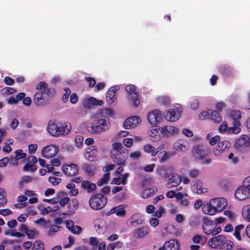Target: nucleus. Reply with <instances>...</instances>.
<instances>
[{
	"mask_svg": "<svg viewBox=\"0 0 250 250\" xmlns=\"http://www.w3.org/2000/svg\"><path fill=\"white\" fill-rule=\"evenodd\" d=\"M47 129L51 136L58 137L68 134L71 130V125L68 122L51 120L48 123Z\"/></svg>",
	"mask_w": 250,
	"mask_h": 250,
	"instance_id": "nucleus-1",
	"label": "nucleus"
},
{
	"mask_svg": "<svg viewBox=\"0 0 250 250\" xmlns=\"http://www.w3.org/2000/svg\"><path fill=\"white\" fill-rule=\"evenodd\" d=\"M111 158L114 163L118 166H125L128 156V150L119 142L112 145Z\"/></svg>",
	"mask_w": 250,
	"mask_h": 250,
	"instance_id": "nucleus-2",
	"label": "nucleus"
},
{
	"mask_svg": "<svg viewBox=\"0 0 250 250\" xmlns=\"http://www.w3.org/2000/svg\"><path fill=\"white\" fill-rule=\"evenodd\" d=\"M202 229L205 234L208 235L215 236L222 231L220 226L216 224L213 220L208 219H205V221L202 224Z\"/></svg>",
	"mask_w": 250,
	"mask_h": 250,
	"instance_id": "nucleus-3",
	"label": "nucleus"
},
{
	"mask_svg": "<svg viewBox=\"0 0 250 250\" xmlns=\"http://www.w3.org/2000/svg\"><path fill=\"white\" fill-rule=\"evenodd\" d=\"M106 203L107 198L102 193H97L92 196L89 200L90 207L95 210H100L103 208Z\"/></svg>",
	"mask_w": 250,
	"mask_h": 250,
	"instance_id": "nucleus-4",
	"label": "nucleus"
},
{
	"mask_svg": "<svg viewBox=\"0 0 250 250\" xmlns=\"http://www.w3.org/2000/svg\"><path fill=\"white\" fill-rule=\"evenodd\" d=\"M193 156L199 160H203L209 153V149L203 145L195 146L192 150Z\"/></svg>",
	"mask_w": 250,
	"mask_h": 250,
	"instance_id": "nucleus-5",
	"label": "nucleus"
},
{
	"mask_svg": "<svg viewBox=\"0 0 250 250\" xmlns=\"http://www.w3.org/2000/svg\"><path fill=\"white\" fill-rule=\"evenodd\" d=\"M230 117L233 120V126L229 127V130L232 129L233 134H238L240 131V121L239 119L241 118V112L239 110H233L230 112Z\"/></svg>",
	"mask_w": 250,
	"mask_h": 250,
	"instance_id": "nucleus-6",
	"label": "nucleus"
},
{
	"mask_svg": "<svg viewBox=\"0 0 250 250\" xmlns=\"http://www.w3.org/2000/svg\"><path fill=\"white\" fill-rule=\"evenodd\" d=\"M235 147L241 151H246L250 147V139L248 136L242 135L237 139L234 144Z\"/></svg>",
	"mask_w": 250,
	"mask_h": 250,
	"instance_id": "nucleus-7",
	"label": "nucleus"
},
{
	"mask_svg": "<svg viewBox=\"0 0 250 250\" xmlns=\"http://www.w3.org/2000/svg\"><path fill=\"white\" fill-rule=\"evenodd\" d=\"M230 146L231 144L229 141H220L213 149V153L215 156H219L222 153L228 151Z\"/></svg>",
	"mask_w": 250,
	"mask_h": 250,
	"instance_id": "nucleus-8",
	"label": "nucleus"
},
{
	"mask_svg": "<svg viewBox=\"0 0 250 250\" xmlns=\"http://www.w3.org/2000/svg\"><path fill=\"white\" fill-rule=\"evenodd\" d=\"M36 89L42 91L43 94L46 95L48 97L52 98L55 94L53 88L48 87V85L44 82H41L37 84Z\"/></svg>",
	"mask_w": 250,
	"mask_h": 250,
	"instance_id": "nucleus-9",
	"label": "nucleus"
},
{
	"mask_svg": "<svg viewBox=\"0 0 250 250\" xmlns=\"http://www.w3.org/2000/svg\"><path fill=\"white\" fill-rule=\"evenodd\" d=\"M234 196L239 200L250 198V188L244 185L240 187L236 190Z\"/></svg>",
	"mask_w": 250,
	"mask_h": 250,
	"instance_id": "nucleus-10",
	"label": "nucleus"
},
{
	"mask_svg": "<svg viewBox=\"0 0 250 250\" xmlns=\"http://www.w3.org/2000/svg\"><path fill=\"white\" fill-rule=\"evenodd\" d=\"M226 240V239L223 235H215L208 239V245L212 249H216L223 244Z\"/></svg>",
	"mask_w": 250,
	"mask_h": 250,
	"instance_id": "nucleus-11",
	"label": "nucleus"
},
{
	"mask_svg": "<svg viewBox=\"0 0 250 250\" xmlns=\"http://www.w3.org/2000/svg\"><path fill=\"white\" fill-rule=\"evenodd\" d=\"M140 122L141 119L138 116H132L127 118L124 122L123 126L126 129H129L137 126Z\"/></svg>",
	"mask_w": 250,
	"mask_h": 250,
	"instance_id": "nucleus-12",
	"label": "nucleus"
},
{
	"mask_svg": "<svg viewBox=\"0 0 250 250\" xmlns=\"http://www.w3.org/2000/svg\"><path fill=\"white\" fill-rule=\"evenodd\" d=\"M162 115L158 110H154L149 112L147 119L151 125H156L161 121Z\"/></svg>",
	"mask_w": 250,
	"mask_h": 250,
	"instance_id": "nucleus-13",
	"label": "nucleus"
},
{
	"mask_svg": "<svg viewBox=\"0 0 250 250\" xmlns=\"http://www.w3.org/2000/svg\"><path fill=\"white\" fill-rule=\"evenodd\" d=\"M211 203L216 208L217 211H221L227 206V201L225 198H217L211 199Z\"/></svg>",
	"mask_w": 250,
	"mask_h": 250,
	"instance_id": "nucleus-14",
	"label": "nucleus"
},
{
	"mask_svg": "<svg viewBox=\"0 0 250 250\" xmlns=\"http://www.w3.org/2000/svg\"><path fill=\"white\" fill-rule=\"evenodd\" d=\"M63 173L68 176H73L78 174L79 169L78 166L75 164L64 165L62 167Z\"/></svg>",
	"mask_w": 250,
	"mask_h": 250,
	"instance_id": "nucleus-15",
	"label": "nucleus"
},
{
	"mask_svg": "<svg viewBox=\"0 0 250 250\" xmlns=\"http://www.w3.org/2000/svg\"><path fill=\"white\" fill-rule=\"evenodd\" d=\"M57 151V147L55 145H49L43 148L42 153L43 157L48 159L55 155Z\"/></svg>",
	"mask_w": 250,
	"mask_h": 250,
	"instance_id": "nucleus-16",
	"label": "nucleus"
},
{
	"mask_svg": "<svg viewBox=\"0 0 250 250\" xmlns=\"http://www.w3.org/2000/svg\"><path fill=\"white\" fill-rule=\"evenodd\" d=\"M179 243L177 240L170 239L166 242L163 247L159 248L158 250H179Z\"/></svg>",
	"mask_w": 250,
	"mask_h": 250,
	"instance_id": "nucleus-17",
	"label": "nucleus"
},
{
	"mask_svg": "<svg viewBox=\"0 0 250 250\" xmlns=\"http://www.w3.org/2000/svg\"><path fill=\"white\" fill-rule=\"evenodd\" d=\"M119 88L118 85H116L111 87L108 90L106 95V101L108 104H111L114 103L116 100V91L118 90Z\"/></svg>",
	"mask_w": 250,
	"mask_h": 250,
	"instance_id": "nucleus-18",
	"label": "nucleus"
},
{
	"mask_svg": "<svg viewBox=\"0 0 250 250\" xmlns=\"http://www.w3.org/2000/svg\"><path fill=\"white\" fill-rule=\"evenodd\" d=\"M98 125L102 129V131H105L108 129L110 126V123L109 121V119L107 117L105 116H102L99 118L95 119Z\"/></svg>",
	"mask_w": 250,
	"mask_h": 250,
	"instance_id": "nucleus-19",
	"label": "nucleus"
},
{
	"mask_svg": "<svg viewBox=\"0 0 250 250\" xmlns=\"http://www.w3.org/2000/svg\"><path fill=\"white\" fill-rule=\"evenodd\" d=\"M181 182L180 176L177 174H172L168 180L167 184V188H171L173 187H176L179 185Z\"/></svg>",
	"mask_w": 250,
	"mask_h": 250,
	"instance_id": "nucleus-20",
	"label": "nucleus"
},
{
	"mask_svg": "<svg viewBox=\"0 0 250 250\" xmlns=\"http://www.w3.org/2000/svg\"><path fill=\"white\" fill-rule=\"evenodd\" d=\"M202 210L204 214L209 215H213L217 212L216 208L213 206L212 203H211V199L209 202L203 205Z\"/></svg>",
	"mask_w": 250,
	"mask_h": 250,
	"instance_id": "nucleus-21",
	"label": "nucleus"
},
{
	"mask_svg": "<svg viewBox=\"0 0 250 250\" xmlns=\"http://www.w3.org/2000/svg\"><path fill=\"white\" fill-rule=\"evenodd\" d=\"M166 119L170 122L177 121L180 117V113H177L174 109H170L164 113Z\"/></svg>",
	"mask_w": 250,
	"mask_h": 250,
	"instance_id": "nucleus-22",
	"label": "nucleus"
},
{
	"mask_svg": "<svg viewBox=\"0 0 250 250\" xmlns=\"http://www.w3.org/2000/svg\"><path fill=\"white\" fill-rule=\"evenodd\" d=\"M188 143L186 141L179 140L173 145V147L177 151H185L188 148Z\"/></svg>",
	"mask_w": 250,
	"mask_h": 250,
	"instance_id": "nucleus-23",
	"label": "nucleus"
},
{
	"mask_svg": "<svg viewBox=\"0 0 250 250\" xmlns=\"http://www.w3.org/2000/svg\"><path fill=\"white\" fill-rule=\"evenodd\" d=\"M82 188L87 191L88 193H90L95 190L97 186L94 183H92L88 180H84L81 183Z\"/></svg>",
	"mask_w": 250,
	"mask_h": 250,
	"instance_id": "nucleus-24",
	"label": "nucleus"
},
{
	"mask_svg": "<svg viewBox=\"0 0 250 250\" xmlns=\"http://www.w3.org/2000/svg\"><path fill=\"white\" fill-rule=\"evenodd\" d=\"M149 229L147 227H142L137 228L134 231V236L139 238L143 237L149 233Z\"/></svg>",
	"mask_w": 250,
	"mask_h": 250,
	"instance_id": "nucleus-25",
	"label": "nucleus"
},
{
	"mask_svg": "<svg viewBox=\"0 0 250 250\" xmlns=\"http://www.w3.org/2000/svg\"><path fill=\"white\" fill-rule=\"evenodd\" d=\"M88 130L90 133L92 134H97L103 132L102 129L100 127L99 125H98L95 119L89 124L88 126Z\"/></svg>",
	"mask_w": 250,
	"mask_h": 250,
	"instance_id": "nucleus-26",
	"label": "nucleus"
},
{
	"mask_svg": "<svg viewBox=\"0 0 250 250\" xmlns=\"http://www.w3.org/2000/svg\"><path fill=\"white\" fill-rule=\"evenodd\" d=\"M193 191L198 194L206 193L207 192V188H203V183L200 180H198L193 185L192 187Z\"/></svg>",
	"mask_w": 250,
	"mask_h": 250,
	"instance_id": "nucleus-27",
	"label": "nucleus"
},
{
	"mask_svg": "<svg viewBox=\"0 0 250 250\" xmlns=\"http://www.w3.org/2000/svg\"><path fill=\"white\" fill-rule=\"evenodd\" d=\"M219 71L226 77L230 76L233 74V69L230 66L227 64L221 65L219 67Z\"/></svg>",
	"mask_w": 250,
	"mask_h": 250,
	"instance_id": "nucleus-28",
	"label": "nucleus"
},
{
	"mask_svg": "<svg viewBox=\"0 0 250 250\" xmlns=\"http://www.w3.org/2000/svg\"><path fill=\"white\" fill-rule=\"evenodd\" d=\"M143 222V217L140 213H135L133 214L130 219V224L134 226L141 225Z\"/></svg>",
	"mask_w": 250,
	"mask_h": 250,
	"instance_id": "nucleus-29",
	"label": "nucleus"
},
{
	"mask_svg": "<svg viewBox=\"0 0 250 250\" xmlns=\"http://www.w3.org/2000/svg\"><path fill=\"white\" fill-rule=\"evenodd\" d=\"M110 213L111 214L116 213V214L119 216H124L126 214V211L124 207H123V205H120L118 207L113 208L111 209Z\"/></svg>",
	"mask_w": 250,
	"mask_h": 250,
	"instance_id": "nucleus-30",
	"label": "nucleus"
},
{
	"mask_svg": "<svg viewBox=\"0 0 250 250\" xmlns=\"http://www.w3.org/2000/svg\"><path fill=\"white\" fill-rule=\"evenodd\" d=\"M43 94L42 91L39 90L34 96L33 102L37 105H41L44 103V100L42 98Z\"/></svg>",
	"mask_w": 250,
	"mask_h": 250,
	"instance_id": "nucleus-31",
	"label": "nucleus"
},
{
	"mask_svg": "<svg viewBox=\"0 0 250 250\" xmlns=\"http://www.w3.org/2000/svg\"><path fill=\"white\" fill-rule=\"evenodd\" d=\"M16 155L15 156V161L13 162L12 160L10 161V164L13 165H17L18 164V162L20 159L25 158L26 156V153L23 152L22 149H18L15 152Z\"/></svg>",
	"mask_w": 250,
	"mask_h": 250,
	"instance_id": "nucleus-32",
	"label": "nucleus"
},
{
	"mask_svg": "<svg viewBox=\"0 0 250 250\" xmlns=\"http://www.w3.org/2000/svg\"><path fill=\"white\" fill-rule=\"evenodd\" d=\"M234 243L229 240H226L223 244H222L219 248V250H232L234 247Z\"/></svg>",
	"mask_w": 250,
	"mask_h": 250,
	"instance_id": "nucleus-33",
	"label": "nucleus"
},
{
	"mask_svg": "<svg viewBox=\"0 0 250 250\" xmlns=\"http://www.w3.org/2000/svg\"><path fill=\"white\" fill-rule=\"evenodd\" d=\"M209 117L214 123H219L222 121V117L217 111L210 110Z\"/></svg>",
	"mask_w": 250,
	"mask_h": 250,
	"instance_id": "nucleus-34",
	"label": "nucleus"
},
{
	"mask_svg": "<svg viewBox=\"0 0 250 250\" xmlns=\"http://www.w3.org/2000/svg\"><path fill=\"white\" fill-rule=\"evenodd\" d=\"M155 193V190L153 188H146L142 192L141 196L143 198H148L152 197Z\"/></svg>",
	"mask_w": 250,
	"mask_h": 250,
	"instance_id": "nucleus-35",
	"label": "nucleus"
},
{
	"mask_svg": "<svg viewBox=\"0 0 250 250\" xmlns=\"http://www.w3.org/2000/svg\"><path fill=\"white\" fill-rule=\"evenodd\" d=\"M162 131H163L164 133H166V132H167L168 133L174 134L178 133L179 129L171 125H167L166 126L162 128Z\"/></svg>",
	"mask_w": 250,
	"mask_h": 250,
	"instance_id": "nucleus-36",
	"label": "nucleus"
},
{
	"mask_svg": "<svg viewBox=\"0 0 250 250\" xmlns=\"http://www.w3.org/2000/svg\"><path fill=\"white\" fill-rule=\"evenodd\" d=\"M150 139L153 142H158L161 140V135L156 129L152 130L150 134Z\"/></svg>",
	"mask_w": 250,
	"mask_h": 250,
	"instance_id": "nucleus-37",
	"label": "nucleus"
},
{
	"mask_svg": "<svg viewBox=\"0 0 250 250\" xmlns=\"http://www.w3.org/2000/svg\"><path fill=\"white\" fill-rule=\"evenodd\" d=\"M242 215L246 220L250 222V205H246L242 208Z\"/></svg>",
	"mask_w": 250,
	"mask_h": 250,
	"instance_id": "nucleus-38",
	"label": "nucleus"
},
{
	"mask_svg": "<svg viewBox=\"0 0 250 250\" xmlns=\"http://www.w3.org/2000/svg\"><path fill=\"white\" fill-rule=\"evenodd\" d=\"M66 188L70 190L69 191V194L70 196H75L78 193V190L76 188L75 185L73 183H68L66 186Z\"/></svg>",
	"mask_w": 250,
	"mask_h": 250,
	"instance_id": "nucleus-39",
	"label": "nucleus"
},
{
	"mask_svg": "<svg viewBox=\"0 0 250 250\" xmlns=\"http://www.w3.org/2000/svg\"><path fill=\"white\" fill-rule=\"evenodd\" d=\"M129 96H130L132 106L135 107H137L140 103V98H139L138 93H134V94L131 95Z\"/></svg>",
	"mask_w": 250,
	"mask_h": 250,
	"instance_id": "nucleus-40",
	"label": "nucleus"
},
{
	"mask_svg": "<svg viewBox=\"0 0 250 250\" xmlns=\"http://www.w3.org/2000/svg\"><path fill=\"white\" fill-rule=\"evenodd\" d=\"M110 178V173H105L104 174L103 176L100 178L99 181L97 182V184L98 186H101L103 184H106Z\"/></svg>",
	"mask_w": 250,
	"mask_h": 250,
	"instance_id": "nucleus-41",
	"label": "nucleus"
},
{
	"mask_svg": "<svg viewBox=\"0 0 250 250\" xmlns=\"http://www.w3.org/2000/svg\"><path fill=\"white\" fill-rule=\"evenodd\" d=\"M143 149L146 152L151 153L152 156H155L157 154V152L155 151V147L149 144L145 145Z\"/></svg>",
	"mask_w": 250,
	"mask_h": 250,
	"instance_id": "nucleus-42",
	"label": "nucleus"
},
{
	"mask_svg": "<svg viewBox=\"0 0 250 250\" xmlns=\"http://www.w3.org/2000/svg\"><path fill=\"white\" fill-rule=\"evenodd\" d=\"M244 226L243 224L237 225L235 227L233 235L239 241L241 240L240 230L244 229Z\"/></svg>",
	"mask_w": 250,
	"mask_h": 250,
	"instance_id": "nucleus-43",
	"label": "nucleus"
},
{
	"mask_svg": "<svg viewBox=\"0 0 250 250\" xmlns=\"http://www.w3.org/2000/svg\"><path fill=\"white\" fill-rule=\"evenodd\" d=\"M4 234L6 235L10 234L11 236L16 237L18 238H23L25 236L24 234L20 232L14 231V230H6L4 232Z\"/></svg>",
	"mask_w": 250,
	"mask_h": 250,
	"instance_id": "nucleus-44",
	"label": "nucleus"
},
{
	"mask_svg": "<svg viewBox=\"0 0 250 250\" xmlns=\"http://www.w3.org/2000/svg\"><path fill=\"white\" fill-rule=\"evenodd\" d=\"M219 132L220 133H224L225 132H227V133H233L232 129L229 130V128L228 127V126L226 123L223 122L221 125H220L219 127Z\"/></svg>",
	"mask_w": 250,
	"mask_h": 250,
	"instance_id": "nucleus-45",
	"label": "nucleus"
},
{
	"mask_svg": "<svg viewBox=\"0 0 250 250\" xmlns=\"http://www.w3.org/2000/svg\"><path fill=\"white\" fill-rule=\"evenodd\" d=\"M7 203L6 192L2 188H0V207H1Z\"/></svg>",
	"mask_w": 250,
	"mask_h": 250,
	"instance_id": "nucleus-46",
	"label": "nucleus"
},
{
	"mask_svg": "<svg viewBox=\"0 0 250 250\" xmlns=\"http://www.w3.org/2000/svg\"><path fill=\"white\" fill-rule=\"evenodd\" d=\"M95 167L93 166H85L84 171L88 176H93L95 173Z\"/></svg>",
	"mask_w": 250,
	"mask_h": 250,
	"instance_id": "nucleus-47",
	"label": "nucleus"
},
{
	"mask_svg": "<svg viewBox=\"0 0 250 250\" xmlns=\"http://www.w3.org/2000/svg\"><path fill=\"white\" fill-rule=\"evenodd\" d=\"M37 167L34 164H31L29 162L26 163L23 167V170L26 171L34 172L36 170Z\"/></svg>",
	"mask_w": 250,
	"mask_h": 250,
	"instance_id": "nucleus-48",
	"label": "nucleus"
},
{
	"mask_svg": "<svg viewBox=\"0 0 250 250\" xmlns=\"http://www.w3.org/2000/svg\"><path fill=\"white\" fill-rule=\"evenodd\" d=\"M89 104L94 105H102L104 104L102 100H99L94 97H90L87 101Z\"/></svg>",
	"mask_w": 250,
	"mask_h": 250,
	"instance_id": "nucleus-49",
	"label": "nucleus"
},
{
	"mask_svg": "<svg viewBox=\"0 0 250 250\" xmlns=\"http://www.w3.org/2000/svg\"><path fill=\"white\" fill-rule=\"evenodd\" d=\"M158 158L160 160V163H164L168 158L167 152L166 151L160 152L158 153Z\"/></svg>",
	"mask_w": 250,
	"mask_h": 250,
	"instance_id": "nucleus-50",
	"label": "nucleus"
},
{
	"mask_svg": "<svg viewBox=\"0 0 250 250\" xmlns=\"http://www.w3.org/2000/svg\"><path fill=\"white\" fill-rule=\"evenodd\" d=\"M32 250H44L43 243L41 241H35L33 245Z\"/></svg>",
	"mask_w": 250,
	"mask_h": 250,
	"instance_id": "nucleus-51",
	"label": "nucleus"
},
{
	"mask_svg": "<svg viewBox=\"0 0 250 250\" xmlns=\"http://www.w3.org/2000/svg\"><path fill=\"white\" fill-rule=\"evenodd\" d=\"M125 90L129 96L136 93V87L132 84H129L126 86Z\"/></svg>",
	"mask_w": 250,
	"mask_h": 250,
	"instance_id": "nucleus-52",
	"label": "nucleus"
},
{
	"mask_svg": "<svg viewBox=\"0 0 250 250\" xmlns=\"http://www.w3.org/2000/svg\"><path fill=\"white\" fill-rule=\"evenodd\" d=\"M60 227L56 225H52L50 227V229L48 231L47 235L49 236H51L53 235L54 232H56L60 230Z\"/></svg>",
	"mask_w": 250,
	"mask_h": 250,
	"instance_id": "nucleus-53",
	"label": "nucleus"
},
{
	"mask_svg": "<svg viewBox=\"0 0 250 250\" xmlns=\"http://www.w3.org/2000/svg\"><path fill=\"white\" fill-rule=\"evenodd\" d=\"M65 93L62 96V101L65 103L67 101L68 97L71 93V90L68 87H65L64 89Z\"/></svg>",
	"mask_w": 250,
	"mask_h": 250,
	"instance_id": "nucleus-54",
	"label": "nucleus"
},
{
	"mask_svg": "<svg viewBox=\"0 0 250 250\" xmlns=\"http://www.w3.org/2000/svg\"><path fill=\"white\" fill-rule=\"evenodd\" d=\"M48 181L51 183L52 185L57 186L61 182L62 179L55 177H50L48 178Z\"/></svg>",
	"mask_w": 250,
	"mask_h": 250,
	"instance_id": "nucleus-55",
	"label": "nucleus"
},
{
	"mask_svg": "<svg viewBox=\"0 0 250 250\" xmlns=\"http://www.w3.org/2000/svg\"><path fill=\"white\" fill-rule=\"evenodd\" d=\"M99 243V241L96 237H91L89 238V243L90 245L93 246V249H95L96 250Z\"/></svg>",
	"mask_w": 250,
	"mask_h": 250,
	"instance_id": "nucleus-56",
	"label": "nucleus"
},
{
	"mask_svg": "<svg viewBox=\"0 0 250 250\" xmlns=\"http://www.w3.org/2000/svg\"><path fill=\"white\" fill-rule=\"evenodd\" d=\"M37 231L35 230L30 229L28 230L25 233L28 239H33L35 238L36 235L37 234Z\"/></svg>",
	"mask_w": 250,
	"mask_h": 250,
	"instance_id": "nucleus-57",
	"label": "nucleus"
},
{
	"mask_svg": "<svg viewBox=\"0 0 250 250\" xmlns=\"http://www.w3.org/2000/svg\"><path fill=\"white\" fill-rule=\"evenodd\" d=\"M210 110L203 111L199 115V118L203 120L205 118H209Z\"/></svg>",
	"mask_w": 250,
	"mask_h": 250,
	"instance_id": "nucleus-58",
	"label": "nucleus"
},
{
	"mask_svg": "<svg viewBox=\"0 0 250 250\" xmlns=\"http://www.w3.org/2000/svg\"><path fill=\"white\" fill-rule=\"evenodd\" d=\"M228 159L231 160V163L234 164H237L239 162V158L237 156H234L232 152L229 154Z\"/></svg>",
	"mask_w": 250,
	"mask_h": 250,
	"instance_id": "nucleus-59",
	"label": "nucleus"
},
{
	"mask_svg": "<svg viewBox=\"0 0 250 250\" xmlns=\"http://www.w3.org/2000/svg\"><path fill=\"white\" fill-rule=\"evenodd\" d=\"M97 147L95 146H90L86 150V153L92 154V155L97 154Z\"/></svg>",
	"mask_w": 250,
	"mask_h": 250,
	"instance_id": "nucleus-60",
	"label": "nucleus"
},
{
	"mask_svg": "<svg viewBox=\"0 0 250 250\" xmlns=\"http://www.w3.org/2000/svg\"><path fill=\"white\" fill-rule=\"evenodd\" d=\"M133 140L130 138H125L123 140L124 145L127 147H131L133 145Z\"/></svg>",
	"mask_w": 250,
	"mask_h": 250,
	"instance_id": "nucleus-61",
	"label": "nucleus"
},
{
	"mask_svg": "<svg viewBox=\"0 0 250 250\" xmlns=\"http://www.w3.org/2000/svg\"><path fill=\"white\" fill-rule=\"evenodd\" d=\"M221 138L219 136H215L214 137L211 138V140L209 141V144L211 146H213L216 143L220 142Z\"/></svg>",
	"mask_w": 250,
	"mask_h": 250,
	"instance_id": "nucleus-62",
	"label": "nucleus"
},
{
	"mask_svg": "<svg viewBox=\"0 0 250 250\" xmlns=\"http://www.w3.org/2000/svg\"><path fill=\"white\" fill-rule=\"evenodd\" d=\"M82 230V228L80 226L74 225L72 229H70V231H71L74 234H79L80 233Z\"/></svg>",
	"mask_w": 250,
	"mask_h": 250,
	"instance_id": "nucleus-63",
	"label": "nucleus"
},
{
	"mask_svg": "<svg viewBox=\"0 0 250 250\" xmlns=\"http://www.w3.org/2000/svg\"><path fill=\"white\" fill-rule=\"evenodd\" d=\"M4 83L8 85H12L15 83V81L10 77L6 76L4 79Z\"/></svg>",
	"mask_w": 250,
	"mask_h": 250,
	"instance_id": "nucleus-64",
	"label": "nucleus"
}]
</instances>
